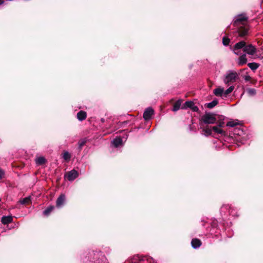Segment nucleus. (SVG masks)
I'll list each match as a JSON object with an SVG mask.
<instances>
[{
  "mask_svg": "<svg viewBox=\"0 0 263 263\" xmlns=\"http://www.w3.org/2000/svg\"><path fill=\"white\" fill-rule=\"evenodd\" d=\"M226 117L223 115H219L216 114V123L217 124V126H214L212 127L213 130L217 134H221L223 136L226 135V132L220 129V127H223L224 125V120Z\"/></svg>",
  "mask_w": 263,
  "mask_h": 263,
  "instance_id": "nucleus-1",
  "label": "nucleus"
},
{
  "mask_svg": "<svg viewBox=\"0 0 263 263\" xmlns=\"http://www.w3.org/2000/svg\"><path fill=\"white\" fill-rule=\"evenodd\" d=\"M216 114L207 112L202 116L201 121L205 124H211L216 123Z\"/></svg>",
  "mask_w": 263,
  "mask_h": 263,
  "instance_id": "nucleus-2",
  "label": "nucleus"
},
{
  "mask_svg": "<svg viewBox=\"0 0 263 263\" xmlns=\"http://www.w3.org/2000/svg\"><path fill=\"white\" fill-rule=\"evenodd\" d=\"M237 27V32L239 37L245 38L249 34L250 26L248 25H240L236 26Z\"/></svg>",
  "mask_w": 263,
  "mask_h": 263,
  "instance_id": "nucleus-3",
  "label": "nucleus"
},
{
  "mask_svg": "<svg viewBox=\"0 0 263 263\" xmlns=\"http://www.w3.org/2000/svg\"><path fill=\"white\" fill-rule=\"evenodd\" d=\"M237 78V73L236 72L231 71L226 76L223 81L226 84L230 85L231 83L236 82Z\"/></svg>",
  "mask_w": 263,
  "mask_h": 263,
  "instance_id": "nucleus-4",
  "label": "nucleus"
},
{
  "mask_svg": "<svg viewBox=\"0 0 263 263\" xmlns=\"http://www.w3.org/2000/svg\"><path fill=\"white\" fill-rule=\"evenodd\" d=\"M79 176L78 172L75 170H72L65 173L64 178L65 180L72 181Z\"/></svg>",
  "mask_w": 263,
  "mask_h": 263,
  "instance_id": "nucleus-5",
  "label": "nucleus"
},
{
  "mask_svg": "<svg viewBox=\"0 0 263 263\" xmlns=\"http://www.w3.org/2000/svg\"><path fill=\"white\" fill-rule=\"evenodd\" d=\"M187 108H190L195 112H198L199 111L198 107L197 106H195L194 102L191 101H186L181 107L182 109H186Z\"/></svg>",
  "mask_w": 263,
  "mask_h": 263,
  "instance_id": "nucleus-6",
  "label": "nucleus"
},
{
  "mask_svg": "<svg viewBox=\"0 0 263 263\" xmlns=\"http://www.w3.org/2000/svg\"><path fill=\"white\" fill-rule=\"evenodd\" d=\"M248 20V17L242 15L238 16L237 18L234 20L233 22V25L234 26H239L241 25H245V24L243 23V22L247 21Z\"/></svg>",
  "mask_w": 263,
  "mask_h": 263,
  "instance_id": "nucleus-7",
  "label": "nucleus"
},
{
  "mask_svg": "<svg viewBox=\"0 0 263 263\" xmlns=\"http://www.w3.org/2000/svg\"><path fill=\"white\" fill-rule=\"evenodd\" d=\"M66 202V196L64 194H61L56 200V206L58 208H61L64 206Z\"/></svg>",
  "mask_w": 263,
  "mask_h": 263,
  "instance_id": "nucleus-8",
  "label": "nucleus"
},
{
  "mask_svg": "<svg viewBox=\"0 0 263 263\" xmlns=\"http://www.w3.org/2000/svg\"><path fill=\"white\" fill-rule=\"evenodd\" d=\"M154 114V110L152 107H148L145 109L143 114V117L145 121H148L151 119L152 116Z\"/></svg>",
  "mask_w": 263,
  "mask_h": 263,
  "instance_id": "nucleus-9",
  "label": "nucleus"
},
{
  "mask_svg": "<svg viewBox=\"0 0 263 263\" xmlns=\"http://www.w3.org/2000/svg\"><path fill=\"white\" fill-rule=\"evenodd\" d=\"M243 51L248 54L253 55L256 52V49L255 46H253L252 44H249L246 45V46L244 47Z\"/></svg>",
  "mask_w": 263,
  "mask_h": 263,
  "instance_id": "nucleus-10",
  "label": "nucleus"
},
{
  "mask_svg": "<svg viewBox=\"0 0 263 263\" xmlns=\"http://www.w3.org/2000/svg\"><path fill=\"white\" fill-rule=\"evenodd\" d=\"M152 259L145 256H138L137 258H135V262L138 261L137 263H151Z\"/></svg>",
  "mask_w": 263,
  "mask_h": 263,
  "instance_id": "nucleus-11",
  "label": "nucleus"
},
{
  "mask_svg": "<svg viewBox=\"0 0 263 263\" xmlns=\"http://www.w3.org/2000/svg\"><path fill=\"white\" fill-rule=\"evenodd\" d=\"M202 245L201 241L198 238H193L191 241L192 247L194 249L199 248Z\"/></svg>",
  "mask_w": 263,
  "mask_h": 263,
  "instance_id": "nucleus-12",
  "label": "nucleus"
},
{
  "mask_svg": "<svg viewBox=\"0 0 263 263\" xmlns=\"http://www.w3.org/2000/svg\"><path fill=\"white\" fill-rule=\"evenodd\" d=\"M13 221V217L12 216H3L1 218V222L4 224H8Z\"/></svg>",
  "mask_w": 263,
  "mask_h": 263,
  "instance_id": "nucleus-13",
  "label": "nucleus"
},
{
  "mask_svg": "<svg viewBox=\"0 0 263 263\" xmlns=\"http://www.w3.org/2000/svg\"><path fill=\"white\" fill-rule=\"evenodd\" d=\"M246 45V43L245 41H241L238 43H237L234 46V49L235 50H238L239 49L244 48V47H245Z\"/></svg>",
  "mask_w": 263,
  "mask_h": 263,
  "instance_id": "nucleus-14",
  "label": "nucleus"
},
{
  "mask_svg": "<svg viewBox=\"0 0 263 263\" xmlns=\"http://www.w3.org/2000/svg\"><path fill=\"white\" fill-rule=\"evenodd\" d=\"M201 128L202 129V131L204 132V135L205 136H209L212 135V130H213L212 128H210V127L208 125H206L205 126L202 125V127Z\"/></svg>",
  "mask_w": 263,
  "mask_h": 263,
  "instance_id": "nucleus-15",
  "label": "nucleus"
},
{
  "mask_svg": "<svg viewBox=\"0 0 263 263\" xmlns=\"http://www.w3.org/2000/svg\"><path fill=\"white\" fill-rule=\"evenodd\" d=\"M247 63V59L246 58V54H243L240 55L238 58V64L239 66H242Z\"/></svg>",
  "mask_w": 263,
  "mask_h": 263,
  "instance_id": "nucleus-16",
  "label": "nucleus"
},
{
  "mask_svg": "<svg viewBox=\"0 0 263 263\" xmlns=\"http://www.w3.org/2000/svg\"><path fill=\"white\" fill-rule=\"evenodd\" d=\"M182 100L181 99H179L178 100H177L174 104H173V108H172V110L173 111H176L177 110H178L180 108V106H181V104L182 102Z\"/></svg>",
  "mask_w": 263,
  "mask_h": 263,
  "instance_id": "nucleus-17",
  "label": "nucleus"
},
{
  "mask_svg": "<svg viewBox=\"0 0 263 263\" xmlns=\"http://www.w3.org/2000/svg\"><path fill=\"white\" fill-rule=\"evenodd\" d=\"M214 95L217 97H221L223 96V88L219 87L214 90Z\"/></svg>",
  "mask_w": 263,
  "mask_h": 263,
  "instance_id": "nucleus-18",
  "label": "nucleus"
},
{
  "mask_svg": "<svg viewBox=\"0 0 263 263\" xmlns=\"http://www.w3.org/2000/svg\"><path fill=\"white\" fill-rule=\"evenodd\" d=\"M54 209V206L53 205H50L49 206L47 207V209L43 212L44 215L48 216Z\"/></svg>",
  "mask_w": 263,
  "mask_h": 263,
  "instance_id": "nucleus-19",
  "label": "nucleus"
},
{
  "mask_svg": "<svg viewBox=\"0 0 263 263\" xmlns=\"http://www.w3.org/2000/svg\"><path fill=\"white\" fill-rule=\"evenodd\" d=\"M248 66L251 70L254 71L259 67V64L257 63L253 62L248 63Z\"/></svg>",
  "mask_w": 263,
  "mask_h": 263,
  "instance_id": "nucleus-20",
  "label": "nucleus"
},
{
  "mask_svg": "<svg viewBox=\"0 0 263 263\" xmlns=\"http://www.w3.org/2000/svg\"><path fill=\"white\" fill-rule=\"evenodd\" d=\"M46 159L43 157H38L36 159V163L39 165H43L46 162Z\"/></svg>",
  "mask_w": 263,
  "mask_h": 263,
  "instance_id": "nucleus-21",
  "label": "nucleus"
},
{
  "mask_svg": "<svg viewBox=\"0 0 263 263\" xmlns=\"http://www.w3.org/2000/svg\"><path fill=\"white\" fill-rule=\"evenodd\" d=\"M62 158L66 161H68L70 160L71 156L70 154L67 151H64L62 154Z\"/></svg>",
  "mask_w": 263,
  "mask_h": 263,
  "instance_id": "nucleus-22",
  "label": "nucleus"
},
{
  "mask_svg": "<svg viewBox=\"0 0 263 263\" xmlns=\"http://www.w3.org/2000/svg\"><path fill=\"white\" fill-rule=\"evenodd\" d=\"M22 204H29L31 203L30 197H27L20 201Z\"/></svg>",
  "mask_w": 263,
  "mask_h": 263,
  "instance_id": "nucleus-23",
  "label": "nucleus"
},
{
  "mask_svg": "<svg viewBox=\"0 0 263 263\" xmlns=\"http://www.w3.org/2000/svg\"><path fill=\"white\" fill-rule=\"evenodd\" d=\"M218 102L217 100H214L211 102L206 104V106L209 108H212L216 105H217Z\"/></svg>",
  "mask_w": 263,
  "mask_h": 263,
  "instance_id": "nucleus-24",
  "label": "nucleus"
},
{
  "mask_svg": "<svg viewBox=\"0 0 263 263\" xmlns=\"http://www.w3.org/2000/svg\"><path fill=\"white\" fill-rule=\"evenodd\" d=\"M122 143V140L120 138H117L114 140L113 144L116 147L119 146Z\"/></svg>",
  "mask_w": 263,
  "mask_h": 263,
  "instance_id": "nucleus-25",
  "label": "nucleus"
},
{
  "mask_svg": "<svg viewBox=\"0 0 263 263\" xmlns=\"http://www.w3.org/2000/svg\"><path fill=\"white\" fill-rule=\"evenodd\" d=\"M234 89V86H230L228 89H227L226 91H223V96L224 97H227L230 93H231Z\"/></svg>",
  "mask_w": 263,
  "mask_h": 263,
  "instance_id": "nucleus-26",
  "label": "nucleus"
},
{
  "mask_svg": "<svg viewBox=\"0 0 263 263\" xmlns=\"http://www.w3.org/2000/svg\"><path fill=\"white\" fill-rule=\"evenodd\" d=\"M230 40L227 36H223L222 38V44L223 45L227 46L230 44Z\"/></svg>",
  "mask_w": 263,
  "mask_h": 263,
  "instance_id": "nucleus-27",
  "label": "nucleus"
},
{
  "mask_svg": "<svg viewBox=\"0 0 263 263\" xmlns=\"http://www.w3.org/2000/svg\"><path fill=\"white\" fill-rule=\"evenodd\" d=\"M237 125H238V123L235 121H231L227 123V126L230 127H234Z\"/></svg>",
  "mask_w": 263,
  "mask_h": 263,
  "instance_id": "nucleus-28",
  "label": "nucleus"
},
{
  "mask_svg": "<svg viewBox=\"0 0 263 263\" xmlns=\"http://www.w3.org/2000/svg\"><path fill=\"white\" fill-rule=\"evenodd\" d=\"M247 92L250 95L253 96L256 94V90L254 88H249L247 89Z\"/></svg>",
  "mask_w": 263,
  "mask_h": 263,
  "instance_id": "nucleus-29",
  "label": "nucleus"
},
{
  "mask_svg": "<svg viewBox=\"0 0 263 263\" xmlns=\"http://www.w3.org/2000/svg\"><path fill=\"white\" fill-rule=\"evenodd\" d=\"M77 118L80 121H82V110L78 112L77 114Z\"/></svg>",
  "mask_w": 263,
  "mask_h": 263,
  "instance_id": "nucleus-30",
  "label": "nucleus"
},
{
  "mask_svg": "<svg viewBox=\"0 0 263 263\" xmlns=\"http://www.w3.org/2000/svg\"><path fill=\"white\" fill-rule=\"evenodd\" d=\"M5 172L1 168H0V179L4 178Z\"/></svg>",
  "mask_w": 263,
  "mask_h": 263,
  "instance_id": "nucleus-31",
  "label": "nucleus"
},
{
  "mask_svg": "<svg viewBox=\"0 0 263 263\" xmlns=\"http://www.w3.org/2000/svg\"><path fill=\"white\" fill-rule=\"evenodd\" d=\"M244 79H245L246 81H250L251 80V78L249 76H246L244 77Z\"/></svg>",
  "mask_w": 263,
  "mask_h": 263,
  "instance_id": "nucleus-32",
  "label": "nucleus"
},
{
  "mask_svg": "<svg viewBox=\"0 0 263 263\" xmlns=\"http://www.w3.org/2000/svg\"><path fill=\"white\" fill-rule=\"evenodd\" d=\"M251 81V83L253 84H255L257 82V81L256 80H254V79H252L250 80Z\"/></svg>",
  "mask_w": 263,
  "mask_h": 263,
  "instance_id": "nucleus-33",
  "label": "nucleus"
},
{
  "mask_svg": "<svg viewBox=\"0 0 263 263\" xmlns=\"http://www.w3.org/2000/svg\"><path fill=\"white\" fill-rule=\"evenodd\" d=\"M87 117V113L83 111V120H85Z\"/></svg>",
  "mask_w": 263,
  "mask_h": 263,
  "instance_id": "nucleus-34",
  "label": "nucleus"
},
{
  "mask_svg": "<svg viewBox=\"0 0 263 263\" xmlns=\"http://www.w3.org/2000/svg\"><path fill=\"white\" fill-rule=\"evenodd\" d=\"M237 51V50H235L234 49V53H235L236 54H237V55H239V54H240V52H239V51Z\"/></svg>",
  "mask_w": 263,
  "mask_h": 263,
  "instance_id": "nucleus-35",
  "label": "nucleus"
},
{
  "mask_svg": "<svg viewBox=\"0 0 263 263\" xmlns=\"http://www.w3.org/2000/svg\"><path fill=\"white\" fill-rule=\"evenodd\" d=\"M79 147L81 148L82 146V141H79Z\"/></svg>",
  "mask_w": 263,
  "mask_h": 263,
  "instance_id": "nucleus-36",
  "label": "nucleus"
},
{
  "mask_svg": "<svg viewBox=\"0 0 263 263\" xmlns=\"http://www.w3.org/2000/svg\"><path fill=\"white\" fill-rule=\"evenodd\" d=\"M5 2L4 0H0V5L3 4Z\"/></svg>",
  "mask_w": 263,
  "mask_h": 263,
  "instance_id": "nucleus-37",
  "label": "nucleus"
},
{
  "mask_svg": "<svg viewBox=\"0 0 263 263\" xmlns=\"http://www.w3.org/2000/svg\"><path fill=\"white\" fill-rule=\"evenodd\" d=\"M101 122L104 123V122H105V119H103V118H102V119H101Z\"/></svg>",
  "mask_w": 263,
  "mask_h": 263,
  "instance_id": "nucleus-38",
  "label": "nucleus"
},
{
  "mask_svg": "<svg viewBox=\"0 0 263 263\" xmlns=\"http://www.w3.org/2000/svg\"><path fill=\"white\" fill-rule=\"evenodd\" d=\"M213 227H215V226H216V222H214H214H213Z\"/></svg>",
  "mask_w": 263,
  "mask_h": 263,
  "instance_id": "nucleus-39",
  "label": "nucleus"
},
{
  "mask_svg": "<svg viewBox=\"0 0 263 263\" xmlns=\"http://www.w3.org/2000/svg\"><path fill=\"white\" fill-rule=\"evenodd\" d=\"M174 99H171V100H170V102H171V103H172V102H174Z\"/></svg>",
  "mask_w": 263,
  "mask_h": 263,
  "instance_id": "nucleus-40",
  "label": "nucleus"
},
{
  "mask_svg": "<svg viewBox=\"0 0 263 263\" xmlns=\"http://www.w3.org/2000/svg\"><path fill=\"white\" fill-rule=\"evenodd\" d=\"M86 142V141H85L84 139H83V145H84L85 143Z\"/></svg>",
  "mask_w": 263,
  "mask_h": 263,
  "instance_id": "nucleus-41",
  "label": "nucleus"
},
{
  "mask_svg": "<svg viewBox=\"0 0 263 263\" xmlns=\"http://www.w3.org/2000/svg\"><path fill=\"white\" fill-rule=\"evenodd\" d=\"M262 2H263V0H262Z\"/></svg>",
  "mask_w": 263,
  "mask_h": 263,
  "instance_id": "nucleus-42",
  "label": "nucleus"
}]
</instances>
